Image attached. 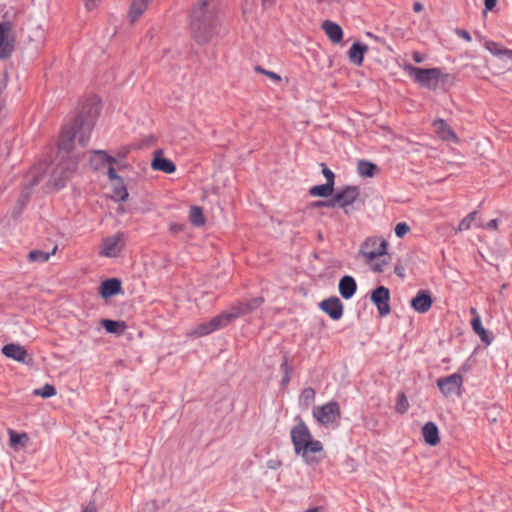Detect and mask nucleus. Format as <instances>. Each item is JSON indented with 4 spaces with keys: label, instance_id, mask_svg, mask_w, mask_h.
Instances as JSON below:
<instances>
[{
    "label": "nucleus",
    "instance_id": "nucleus-21",
    "mask_svg": "<svg viewBox=\"0 0 512 512\" xmlns=\"http://www.w3.org/2000/svg\"><path fill=\"white\" fill-rule=\"evenodd\" d=\"M338 288L344 299H350L356 292L357 284L352 276L345 275L340 279Z\"/></svg>",
    "mask_w": 512,
    "mask_h": 512
},
{
    "label": "nucleus",
    "instance_id": "nucleus-27",
    "mask_svg": "<svg viewBox=\"0 0 512 512\" xmlns=\"http://www.w3.org/2000/svg\"><path fill=\"white\" fill-rule=\"evenodd\" d=\"M471 313L475 314V317L471 321V326L473 328V331L479 335L482 342L486 344H490L492 342V337L489 335V333L485 330V328L482 325L480 316L477 314L476 309L472 308Z\"/></svg>",
    "mask_w": 512,
    "mask_h": 512
},
{
    "label": "nucleus",
    "instance_id": "nucleus-40",
    "mask_svg": "<svg viewBox=\"0 0 512 512\" xmlns=\"http://www.w3.org/2000/svg\"><path fill=\"white\" fill-rule=\"evenodd\" d=\"M477 212L473 211L469 213L464 219L461 220L458 226L459 231L468 230L471 227V223L474 221Z\"/></svg>",
    "mask_w": 512,
    "mask_h": 512
},
{
    "label": "nucleus",
    "instance_id": "nucleus-61",
    "mask_svg": "<svg viewBox=\"0 0 512 512\" xmlns=\"http://www.w3.org/2000/svg\"><path fill=\"white\" fill-rule=\"evenodd\" d=\"M321 511H323L322 507H313V508L307 509L304 512H321Z\"/></svg>",
    "mask_w": 512,
    "mask_h": 512
},
{
    "label": "nucleus",
    "instance_id": "nucleus-1",
    "mask_svg": "<svg viewBox=\"0 0 512 512\" xmlns=\"http://www.w3.org/2000/svg\"><path fill=\"white\" fill-rule=\"evenodd\" d=\"M99 106L97 103H90L83 107L71 121L63 126L58 140V154L60 158H69L73 154H80L75 150V140L84 148L91 136L95 121L99 115Z\"/></svg>",
    "mask_w": 512,
    "mask_h": 512
},
{
    "label": "nucleus",
    "instance_id": "nucleus-33",
    "mask_svg": "<svg viewBox=\"0 0 512 512\" xmlns=\"http://www.w3.org/2000/svg\"><path fill=\"white\" fill-rule=\"evenodd\" d=\"M316 392L312 387L304 388L299 396V405L307 409L315 400Z\"/></svg>",
    "mask_w": 512,
    "mask_h": 512
},
{
    "label": "nucleus",
    "instance_id": "nucleus-55",
    "mask_svg": "<svg viewBox=\"0 0 512 512\" xmlns=\"http://www.w3.org/2000/svg\"><path fill=\"white\" fill-rule=\"evenodd\" d=\"M281 465V462L278 460H270L268 461V467L270 469H276Z\"/></svg>",
    "mask_w": 512,
    "mask_h": 512
},
{
    "label": "nucleus",
    "instance_id": "nucleus-38",
    "mask_svg": "<svg viewBox=\"0 0 512 512\" xmlns=\"http://www.w3.org/2000/svg\"><path fill=\"white\" fill-rule=\"evenodd\" d=\"M33 394L43 398H50L56 395V388L53 385L45 384L42 388L35 389Z\"/></svg>",
    "mask_w": 512,
    "mask_h": 512
},
{
    "label": "nucleus",
    "instance_id": "nucleus-3",
    "mask_svg": "<svg viewBox=\"0 0 512 512\" xmlns=\"http://www.w3.org/2000/svg\"><path fill=\"white\" fill-rule=\"evenodd\" d=\"M290 435L295 453L301 455L305 463L314 465L320 462V459L314 454L320 453L323 450V445L319 440H313L310 430L303 420L299 419Z\"/></svg>",
    "mask_w": 512,
    "mask_h": 512
},
{
    "label": "nucleus",
    "instance_id": "nucleus-18",
    "mask_svg": "<svg viewBox=\"0 0 512 512\" xmlns=\"http://www.w3.org/2000/svg\"><path fill=\"white\" fill-rule=\"evenodd\" d=\"M2 353L7 357L18 362H25L28 353L26 349L19 344H6L2 348Z\"/></svg>",
    "mask_w": 512,
    "mask_h": 512
},
{
    "label": "nucleus",
    "instance_id": "nucleus-12",
    "mask_svg": "<svg viewBox=\"0 0 512 512\" xmlns=\"http://www.w3.org/2000/svg\"><path fill=\"white\" fill-rule=\"evenodd\" d=\"M463 378L460 374L454 373L447 377L439 378L437 386L443 395L448 396L454 394L462 385Z\"/></svg>",
    "mask_w": 512,
    "mask_h": 512
},
{
    "label": "nucleus",
    "instance_id": "nucleus-9",
    "mask_svg": "<svg viewBox=\"0 0 512 512\" xmlns=\"http://www.w3.org/2000/svg\"><path fill=\"white\" fill-rule=\"evenodd\" d=\"M359 195L360 189L357 186H346L333 194L336 206L343 208L346 214H348L347 208L353 205Z\"/></svg>",
    "mask_w": 512,
    "mask_h": 512
},
{
    "label": "nucleus",
    "instance_id": "nucleus-60",
    "mask_svg": "<svg viewBox=\"0 0 512 512\" xmlns=\"http://www.w3.org/2000/svg\"><path fill=\"white\" fill-rule=\"evenodd\" d=\"M83 512H96V507L94 504L91 503L88 506H86Z\"/></svg>",
    "mask_w": 512,
    "mask_h": 512
},
{
    "label": "nucleus",
    "instance_id": "nucleus-15",
    "mask_svg": "<svg viewBox=\"0 0 512 512\" xmlns=\"http://www.w3.org/2000/svg\"><path fill=\"white\" fill-rule=\"evenodd\" d=\"M320 308L333 320H339L343 315V303L336 296L323 300Z\"/></svg>",
    "mask_w": 512,
    "mask_h": 512
},
{
    "label": "nucleus",
    "instance_id": "nucleus-43",
    "mask_svg": "<svg viewBox=\"0 0 512 512\" xmlns=\"http://www.w3.org/2000/svg\"><path fill=\"white\" fill-rule=\"evenodd\" d=\"M321 168H322V174L324 175V177L326 178V183H332L334 185L335 183V175L334 173L332 172V170H330L325 163H321Z\"/></svg>",
    "mask_w": 512,
    "mask_h": 512
},
{
    "label": "nucleus",
    "instance_id": "nucleus-28",
    "mask_svg": "<svg viewBox=\"0 0 512 512\" xmlns=\"http://www.w3.org/2000/svg\"><path fill=\"white\" fill-rule=\"evenodd\" d=\"M149 1L150 0H132L129 10V18L131 23H135L146 11Z\"/></svg>",
    "mask_w": 512,
    "mask_h": 512
},
{
    "label": "nucleus",
    "instance_id": "nucleus-42",
    "mask_svg": "<svg viewBox=\"0 0 512 512\" xmlns=\"http://www.w3.org/2000/svg\"><path fill=\"white\" fill-rule=\"evenodd\" d=\"M410 230V227L406 222H399L395 226V234L397 237L402 238L404 237Z\"/></svg>",
    "mask_w": 512,
    "mask_h": 512
},
{
    "label": "nucleus",
    "instance_id": "nucleus-59",
    "mask_svg": "<svg viewBox=\"0 0 512 512\" xmlns=\"http://www.w3.org/2000/svg\"><path fill=\"white\" fill-rule=\"evenodd\" d=\"M366 35L376 42H382V39L371 32H367Z\"/></svg>",
    "mask_w": 512,
    "mask_h": 512
},
{
    "label": "nucleus",
    "instance_id": "nucleus-46",
    "mask_svg": "<svg viewBox=\"0 0 512 512\" xmlns=\"http://www.w3.org/2000/svg\"><path fill=\"white\" fill-rule=\"evenodd\" d=\"M109 168H108V171H107V174H108V178L110 181L112 182H120L121 180H123L116 172L115 168L112 166L113 164H109Z\"/></svg>",
    "mask_w": 512,
    "mask_h": 512
},
{
    "label": "nucleus",
    "instance_id": "nucleus-5",
    "mask_svg": "<svg viewBox=\"0 0 512 512\" xmlns=\"http://www.w3.org/2000/svg\"><path fill=\"white\" fill-rule=\"evenodd\" d=\"M81 160L80 154H73L69 158L60 159L59 163L53 169L50 184L57 190L63 188L66 182L75 174L77 171L78 163Z\"/></svg>",
    "mask_w": 512,
    "mask_h": 512
},
{
    "label": "nucleus",
    "instance_id": "nucleus-49",
    "mask_svg": "<svg viewBox=\"0 0 512 512\" xmlns=\"http://www.w3.org/2000/svg\"><path fill=\"white\" fill-rule=\"evenodd\" d=\"M386 264H387V263H386L384 260H382L381 262H377V263L373 264V265L371 266V269H372L374 272H378V273H380V272H383V271H384V266H385Z\"/></svg>",
    "mask_w": 512,
    "mask_h": 512
},
{
    "label": "nucleus",
    "instance_id": "nucleus-32",
    "mask_svg": "<svg viewBox=\"0 0 512 512\" xmlns=\"http://www.w3.org/2000/svg\"><path fill=\"white\" fill-rule=\"evenodd\" d=\"M189 221L195 227H201L205 224V217L201 207L192 206L190 208Z\"/></svg>",
    "mask_w": 512,
    "mask_h": 512
},
{
    "label": "nucleus",
    "instance_id": "nucleus-11",
    "mask_svg": "<svg viewBox=\"0 0 512 512\" xmlns=\"http://www.w3.org/2000/svg\"><path fill=\"white\" fill-rule=\"evenodd\" d=\"M12 25L10 22L0 24V58H7L13 51L14 39L10 37Z\"/></svg>",
    "mask_w": 512,
    "mask_h": 512
},
{
    "label": "nucleus",
    "instance_id": "nucleus-24",
    "mask_svg": "<svg viewBox=\"0 0 512 512\" xmlns=\"http://www.w3.org/2000/svg\"><path fill=\"white\" fill-rule=\"evenodd\" d=\"M422 435L425 442L430 446H435L440 442L439 430L434 422H427L422 427Z\"/></svg>",
    "mask_w": 512,
    "mask_h": 512
},
{
    "label": "nucleus",
    "instance_id": "nucleus-29",
    "mask_svg": "<svg viewBox=\"0 0 512 512\" xmlns=\"http://www.w3.org/2000/svg\"><path fill=\"white\" fill-rule=\"evenodd\" d=\"M379 172L376 164L368 160H360L357 164V173L362 177H374Z\"/></svg>",
    "mask_w": 512,
    "mask_h": 512
},
{
    "label": "nucleus",
    "instance_id": "nucleus-39",
    "mask_svg": "<svg viewBox=\"0 0 512 512\" xmlns=\"http://www.w3.org/2000/svg\"><path fill=\"white\" fill-rule=\"evenodd\" d=\"M409 408V403H408V400H407V397L405 396V394L403 392L399 393L398 394V397H397V402H396V411L398 413H405L407 412Z\"/></svg>",
    "mask_w": 512,
    "mask_h": 512
},
{
    "label": "nucleus",
    "instance_id": "nucleus-25",
    "mask_svg": "<svg viewBox=\"0 0 512 512\" xmlns=\"http://www.w3.org/2000/svg\"><path fill=\"white\" fill-rule=\"evenodd\" d=\"M247 307V305H244V302H240L232 306L227 312L220 314V316L224 318L225 326H227L232 320L248 314L249 308Z\"/></svg>",
    "mask_w": 512,
    "mask_h": 512
},
{
    "label": "nucleus",
    "instance_id": "nucleus-44",
    "mask_svg": "<svg viewBox=\"0 0 512 512\" xmlns=\"http://www.w3.org/2000/svg\"><path fill=\"white\" fill-rule=\"evenodd\" d=\"M312 206L318 207V208H321V207L333 208V207H336V202L334 201V196L332 195L331 199L315 201V202H313Z\"/></svg>",
    "mask_w": 512,
    "mask_h": 512
},
{
    "label": "nucleus",
    "instance_id": "nucleus-7",
    "mask_svg": "<svg viewBox=\"0 0 512 512\" xmlns=\"http://www.w3.org/2000/svg\"><path fill=\"white\" fill-rule=\"evenodd\" d=\"M125 246V234L117 232L102 240L100 246V255L113 258L117 257Z\"/></svg>",
    "mask_w": 512,
    "mask_h": 512
},
{
    "label": "nucleus",
    "instance_id": "nucleus-35",
    "mask_svg": "<svg viewBox=\"0 0 512 512\" xmlns=\"http://www.w3.org/2000/svg\"><path fill=\"white\" fill-rule=\"evenodd\" d=\"M128 196L129 194L126 186L124 185L123 180H121L120 182H114L112 198L115 201H125L127 200Z\"/></svg>",
    "mask_w": 512,
    "mask_h": 512
},
{
    "label": "nucleus",
    "instance_id": "nucleus-31",
    "mask_svg": "<svg viewBox=\"0 0 512 512\" xmlns=\"http://www.w3.org/2000/svg\"><path fill=\"white\" fill-rule=\"evenodd\" d=\"M102 326L108 333L122 334L126 328L123 321H115L111 319H103L101 322Z\"/></svg>",
    "mask_w": 512,
    "mask_h": 512
},
{
    "label": "nucleus",
    "instance_id": "nucleus-22",
    "mask_svg": "<svg viewBox=\"0 0 512 512\" xmlns=\"http://www.w3.org/2000/svg\"><path fill=\"white\" fill-rule=\"evenodd\" d=\"M433 126L437 135L445 141H454L458 140L455 132L451 129V127L443 120L437 119L433 122Z\"/></svg>",
    "mask_w": 512,
    "mask_h": 512
},
{
    "label": "nucleus",
    "instance_id": "nucleus-6",
    "mask_svg": "<svg viewBox=\"0 0 512 512\" xmlns=\"http://www.w3.org/2000/svg\"><path fill=\"white\" fill-rule=\"evenodd\" d=\"M313 417L323 426H337L341 418L340 406L336 401L316 406L312 411Z\"/></svg>",
    "mask_w": 512,
    "mask_h": 512
},
{
    "label": "nucleus",
    "instance_id": "nucleus-41",
    "mask_svg": "<svg viewBox=\"0 0 512 512\" xmlns=\"http://www.w3.org/2000/svg\"><path fill=\"white\" fill-rule=\"evenodd\" d=\"M254 70L258 73H261L263 75H266L270 79H272L274 82L278 83L281 81V76L273 71H269L264 69L263 67L257 65L255 66Z\"/></svg>",
    "mask_w": 512,
    "mask_h": 512
},
{
    "label": "nucleus",
    "instance_id": "nucleus-45",
    "mask_svg": "<svg viewBox=\"0 0 512 512\" xmlns=\"http://www.w3.org/2000/svg\"><path fill=\"white\" fill-rule=\"evenodd\" d=\"M264 302V299L262 297H256L251 299L250 301L244 302V305H247L249 308V313L257 309L261 306V304Z\"/></svg>",
    "mask_w": 512,
    "mask_h": 512
},
{
    "label": "nucleus",
    "instance_id": "nucleus-56",
    "mask_svg": "<svg viewBox=\"0 0 512 512\" xmlns=\"http://www.w3.org/2000/svg\"><path fill=\"white\" fill-rule=\"evenodd\" d=\"M274 2L275 0H261L264 9L271 7L274 4Z\"/></svg>",
    "mask_w": 512,
    "mask_h": 512
},
{
    "label": "nucleus",
    "instance_id": "nucleus-4",
    "mask_svg": "<svg viewBox=\"0 0 512 512\" xmlns=\"http://www.w3.org/2000/svg\"><path fill=\"white\" fill-rule=\"evenodd\" d=\"M403 70L421 87L435 91L447 90L454 83V77L444 73L440 68H419L410 63L403 65Z\"/></svg>",
    "mask_w": 512,
    "mask_h": 512
},
{
    "label": "nucleus",
    "instance_id": "nucleus-14",
    "mask_svg": "<svg viewBox=\"0 0 512 512\" xmlns=\"http://www.w3.org/2000/svg\"><path fill=\"white\" fill-rule=\"evenodd\" d=\"M224 318L220 315L213 317L210 321L201 323L195 327V329L190 333L192 336L202 337L206 336L216 330L225 327Z\"/></svg>",
    "mask_w": 512,
    "mask_h": 512
},
{
    "label": "nucleus",
    "instance_id": "nucleus-50",
    "mask_svg": "<svg viewBox=\"0 0 512 512\" xmlns=\"http://www.w3.org/2000/svg\"><path fill=\"white\" fill-rule=\"evenodd\" d=\"M394 273L402 279L405 277V269L401 264L394 267Z\"/></svg>",
    "mask_w": 512,
    "mask_h": 512
},
{
    "label": "nucleus",
    "instance_id": "nucleus-10",
    "mask_svg": "<svg viewBox=\"0 0 512 512\" xmlns=\"http://www.w3.org/2000/svg\"><path fill=\"white\" fill-rule=\"evenodd\" d=\"M371 301L376 305L380 316L390 313V291L384 286H378L371 294Z\"/></svg>",
    "mask_w": 512,
    "mask_h": 512
},
{
    "label": "nucleus",
    "instance_id": "nucleus-2",
    "mask_svg": "<svg viewBox=\"0 0 512 512\" xmlns=\"http://www.w3.org/2000/svg\"><path fill=\"white\" fill-rule=\"evenodd\" d=\"M221 0H197L190 13V29L194 41L207 44L219 34Z\"/></svg>",
    "mask_w": 512,
    "mask_h": 512
},
{
    "label": "nucleus",
    "instance_id": "nucleus-48",
    "mask_svg": "<svg viewBox=\"0 0 512 512\" xmlns=\"http://www.w3.org/2000/svg\"><path fill=\"white\" fill-rule=\"evenodd\" d=\"M280 369L284 374H291V372H292V367L288 364V360H287L286 356L284 357V360L281 363Z\"/></svg>",
    "mask_w": 512,
    "mask_h": 512
},
{
    "label": "nucleus",
    "instance_id": "nucleus-34",
    "mask_svg": "<svg viewBox=\"0 0 512 512\" xmlns=\"http://www.w3.org/2000/svg\"><path fill=\"white\" fill-rule=\"evenodd\" d=\"M57 250L55 246L51 252H44L41 250H32L28 253V259L31 262L44 263L49 260L51 255H54Z\"/></svg>",
    "mask_w": 512,
    "mask_h": 512
},
{
    "label": "nucleus",
    "instance_id": "nucleus-51",
    "mask_svg": "<svg viewBox=\"0 0 512 512\" xmlns=\"http://www.w3.org/2000/svg\"><path fill=\"white\" fill-rule=\"evenodd\" d=\"M96 1L97 0H84V5H85V8L88 10V11H91L93 10L94 8H96Z\"/></svg>",
    "mask_w": 512,
    "mask_h": 512
},
{
    "label": "nucleus",
    "instance_id": "nucleus-57",
    "mask_svg": "<svg viewBox=\"0 0 512 512\" xmlns=\"http://www.w3.org/2000/svg\"><path fill=\"white\" fill-rule=\"evenodd\" d=\"M290 379H291L290 374H284V376L281 380V385L282 386L287 385L290 382Z\"/></svg>",
    "mask_w": 512,
    "mask_h": 512
},
{
    "label": "nucleus",
    "instance_id": "nucleus-17",
    "mask_svg": "<svg viewBox=\"0 0 512 512\" xmlns=\"http://www.w3.org/2000/svg\"><path fill=\"white\" fill-rule=\"evenodd\" d=\"M162 151L157 150L155 152V157L151 162V167L155 171H162L166 174H171L176 171V165L169 159L161 156Z\"/></svg>",
    "mask_w": 512,
    "mask_h": 512
},
{
    "label": "nucleus",
    "instance_id": "nucleus-52",
    "mask_svg": "<svg viewBox=\"0 0 512 512\" xmlns=\"http://www.w3.org/2000/svg\"><path fill=\"white\" fill-rule=\"evenodd\" d=\"M498 219H492L486 224V228L489 230H496L498 227Z\"/></svg>",
    "mask_w": 512,
    "mask_h": 512
},
{
    "label": "nucleus",
    "instance_id": "nucleus-13",
    "mask_svg": "<svg viewBox=\"0 0 512 512\" xmlns=\"http://www.w3.org/2000/svg\"><path fill=\"white\" fill-rule=\"evenodd\" d=\"M224 318L220 315L213 317L210 321L201 323L195 327V329L190 333L192 336L202 337L206 336L216 330L225 327Z\"/></svg>",
    "mask_w": 512,
    "mask_h": 512
},
{
    "label": "nucleus",
    "instance_id": "nucleus-37",
    "mask_svg": "<svg viewBox=\"0 0 512 512\" xmlns=\"http://www.w3.org/2000/svg\"><path fill=\"white\" fill-rule=\"evenodd\" d=\"M486 48L493 54V55H496V56H500V55H512V50H509V49H506V48H502L501 46H499L496 42H493V41H489L486 43Z\"/></svg>",
    "mask_w": 512,
    "mask_h": 512
},
{
    "label": "nucleus",
    "instance_id": "nucleus-47",
    "mask_svg": "<svg viewBox=\"0 0 512 512\" xmlns=\"http://www.w3.org/2000/svg\"><path fill=\"white\" fill-rule=\"evenodd\" d=\"M455 33H456L460 38L464 39L465 41H467V42H470V41H471V36H470V34H469V32H468V31H466V30H464V29H459V28H457V29L455 30Z\"/></svg>",
    "mask_w": 512,
    "mask_h": 512
},
{
    "label": "nucleus",
    "instance_id": "nucleus-30",
    "mask_svg": "<svg viewBox=\"0 0 512 512\" xmlns=\"http://www.w3.org/2000/svg\"><path fill=\"white\" fill-rule=\"evenodd\" d=\"M333 191L334 185L332 183H325L311 187L309 194L314 197H329L333 195Z\"/></svg>",
    "mask_w": 512,
    "mask_h": 512
},
{
    "label": "nucleus",
    "instance_id": "nucleus-20",
    "mask_svg": "<svg viewBox=\"0 0 512 512\" xmlns=\"http://www.w3.org/2000/svg\"><path fill=\"white\" fill-rule=\"evenodd\" d=\"M322 29L326 33L327 37L333 43H340L343 38V30L337 23L331 20L323 21L321 25Z\"/></svg>",
    "mask_w": 512,
    "mask_h": 512
},
{
    "label": "nucleus",
    "instance_id": "nucleus-19",
    "mask_svg": "<svg viewBox=\"0 0 512 512\" xmlns=\"http://www.w3.org/2000/svg\"><path fill=\"white\" fill-rule=\"evenodd\" d=\"M121 292V281L117 278H111L103 281L99 293L102 298H110Z\"/></svg>",
    "mask_w": 512,
    "mask_h": 512
},
{
    "label": "nucleus",
    "instance_id": "nucleus-16",
    "mask_svg": "<svg viewBox=\"0 0 512 512\" xmlns=\"http://www.w3.org/2000/svg\"><path fill=\"white\" fill-rule=\"evenodd\" d=\"M433 303L432 297L427 290H419L411 300V307L418 313L429 311Z\"/></svg>",
    "mask_w": 512,
    "mask_h": 512
},
{
    "label": "nucleus",
    "instance_id": "nucleus-8",
    "mask_svg": "<svg viewBox=\"0 0 512 512\" xmlns=\"http://www.w3.org/2000/svg\"><path fill=\"white\" fill-rule=\"evenodd\" d=\"M388 242L382 238L371 237L365 240L361 245L360 253L372 260L387 254Z\"/></svg>",
    "mask_w": 512,
    "mask_h": 512
},
{
    "label": "nucleus",
    "instance_id": "nucleus-26",
    "mask_svg": "<svg viewBox=\"0 0 512 512\" xmlns=\"http://www.w3.org/2000/svg\"><path fill=\"white\" fill-rule=\"evenodd\" d=\"M117 160L113 156H109L104 150H94L93 156L90 158V164L94 169H100L107 164H115Z\"/></svg>",
    "mask_w": 512,
    "mask_h": 512
},
{
    "label": "nucleus",
    "instance_id": "nucleus-58",
    "mask_svg": "<svg viewBox=\"0 0 512 512\" xmlns=\"http://www.w3.org/2000/svg\"><path fill=\"white\" fill-rule=\"evenodd\" d=\"M414 12H420L423 10V5L420 2H415L413 5Z\"/></svg>",
    "mask_w": 512,
    "mask_h": 512
},
{
    "label": "nucleus",
    "instance_id": "nucleus-53",
    "mask_svg": "<svg viewBox=\"0 0 512 512\" xmlns=\"http://www.w3.org/2000/svg\"><path fill=\"white\" fill-rule=\"evenodd\" d=\"M497 0H485L484 4L487 10H492L496 6Z\"/></svg>",
    "mask_w": 512,
    "mask_h": 512
},
{
    "label": "nucleus",
    "instance_id": "nucleus-54",
    "mask_svg": "<svg viewBox=\"0 0 512 512\" xmlns=\"http://www.w3.org/2000/svg\"><path fill=\"white\" fill-rule=\"evenodd\" d=\"M412 57L416 63H422L424 61L423 56L417 51L413 52Z\"/></svg>",
    "mask_w": 512,
    "mask_h": 512
},
{
    "label": "nucleus",
    "instance_id": "nucleus-23",
    "mask_svg": "<svg viewBox=\"0 0 512 512\" xmlns=\"http://www.w3.org/2000/svg\"><path fill=\"white\" fill-rule=\"evenodd\" d=\"M366 44L355 42L348 51V57L351 63L360 66L364 60V54L368 51Z\"/></svg>",
    "mask_w": 512,
    "mask_h": 512
},
{
    "label": "nucleus",
    "instance_id": "nucleus-36",
    "mask_svg": "<svg viewBox=\"0 0 512 512\" xmlns=\"http://www.w3.org/2000/svg\"><path fill=\"white\" fill-rule=\"evenodd\" d=\"M8 434L11 447H15L17 445L25 446L29 441L26 433H17L16 431L9 429Z\"/></svg>",
    "mask_w": 512,
    "mask_h": 512
}]
</instances>
